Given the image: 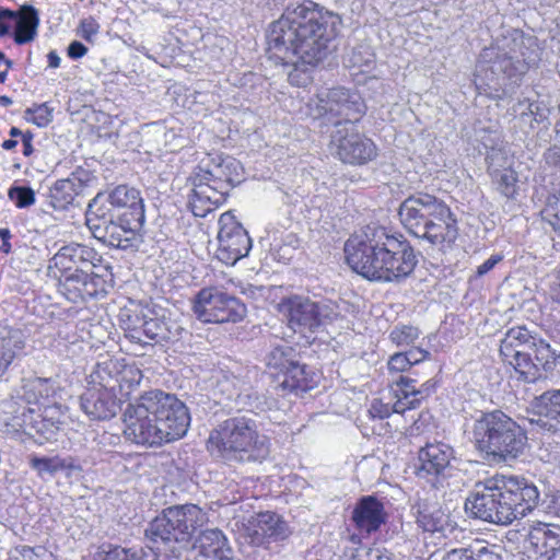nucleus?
I'll use <instances>...</instances> for the list:
<instances>
[{
	"instance_id": "nucleus-1",
	"label": "nucleus",
	"mask_w": 560,
	"mask_h": 560,
	"mask_svg": "<svg viewBox=\"0 0 560 560\" xmlns=\"http://www.w3.org/2000/svg\"><path fill=\"white\" fill-rule=\"evenodd\" d=\"M340 24L337 13L312 1L287 8L268 31L270 58L292 65L295 72L315 67L330 54Z\"/></svg>"
},
{
	"instance_id": "nucleus-36",
	"label": "nucleus",
	"mask_w": 560,
	"mask_h": 560,
	"mask_svg": "<svg viewBox=\"0 0 560 560\" xmlns=\"http://www.w3.org/2000/svg\"><path fill=\"white\" fill-rule=\"evenodd\" d=\"M144 307L140 310H124L119 315V322L126 336L136 342L142 341L144 328Z\"/></svg>"
},
{
	"instance_id": "nucleus-46",
	"label": "nucleus",
	"mask_w": 560,
	"mask_h": 560,
	"mask_svg": "<svg viewBox=\"0 0 560 560\" xmlns=\"http://www.w3.org/2000/svg\"><path fill=\"white\" fill-rule=\"evenodd\" d=\"M9 197L19 208L30 207L35 202V194L31 187L20 186L9 190Z\"/></svg>"
},
{
	"instance_id": "nucleus-15",
	"label": "nucleus",
	"mask_w": 560,
	"mask_h": 560,
	"mask_svg": "<svg viewBox=\"0 0 560 560\" xmlns=\"http://www.w3.org/2000/svg\"><path fill=\"white\" fill-rule=\"evenodd\" d=\"M535 346L534 335L524 326L509 329L501 340L500 354L512 365L524 381H533L536 375L529 348Z\"/></svg>"
},
{
	"instance_id": "nucleus-50",
	"label": "nucleus",
	"mask_w": 560,
	"mask_h": 560,
	"mask_svg": "<svg viewBox=\"0 0 560 560\" xmlns=\"http://www.w3.org/2000/svg\"><path fill=\"white\" fill-rule=\"evenodd\" d=\"M374 62V55L366 47L355 48L352 51V63L354 67L369 68Z\"/></svg>"
},
{
	"instance_id": "nucleus-24",
	"label": "nucleus",
	"mask_w": 560,
	"mask_h": 560,
	"mask_svg": "<svg viewBox=\"0 0 560 560\" xmlns=\"http://www.w3.org/2000/svg\"><path fill=\"white\" fill-rule=\"evenodd\" d=\"M351 518L359 530L370 534L376 532L385 523L386 513L378 499L366 495L357 502Z\"/></svg>"
},
{
	"instance_id": "nucleus-18",
	"label": "nucleus",
	"mask_w": 560,
	"mask_h": 560,
	"mask_svg": "<svg viewBox=\"0 0 560 560\" xmlns=\"http://www.w3.org/2000/svg\"><path fill=\"white\" fill-rule=\"evenodd\" d=\"M454 458V450L451 445L443 442L427 443L418 452L417 475L434 483H442L452 476Z\"/></svg>"
},
{
	"instance_id": "nucleus-7",
	"label": "nucleus",
	"mask_w": 560,
	"mask_h": 560,
	"mask_svg": "<svg viewBox=\"0 0 560 560\" xmlns=\"http://www.w3.org/2000/svg\"><path fill=\"white\" fill-rule=\"evenodd\" d=\"M208 451L224 460L258 462L269 454V440L255 419L241 415L221 421L210 431Z\"/></svg>"
},
{
	"instance_id": "nucleus-29",
	"label": "nucleus",
	"mask_w": 560,
	"mask_h": 560,
	"mask_svg": "<svg viewBox=\"0 0 560 560\" xmlns=\"http://www.w3.org/2000/svg\"><path fill=\"white\" fill-rule=\"evenodd\" d=\"M15 13L14 42L18 45L32 42L37 35L39 25L38 11L33 5L24 4Z\"/></svg>"
},
{
	"instance_id": "nucleus-30",
	"label": "nucleus",
	"mask_w": 560,
	"mask_h": 560,
	"mask_svg": "<svg viewBox=\"0 0 560 560\" xmlns=\"http://www.w3.org/2000/svg\"><path fill=\"white\" fill-rule=\"evenodd\" d=\"M534 342L535 346L529 348V352H532V359L534 361V368L536 370V375L533 377L532 382L542 377V374L540 373L541 371H552L560 359V351L552 348L545 339L534 336Z\"/></svg>"
},
{
	"instance_id": "nucleus-38",
	"label": "nucleus",
	"mask_w": 560,
	"mask_h": 560,
	"mask_svg": "<svg viewBox=\"0 0 560 560\" xmlns=\"http://www.w3.org/2000/svg\"><path fill=\"white\" fill-rule=\"evenodd\" d=\"M417 524L424 532H441L446 524V515L438 508L419 506L417 510Z\"/></svg>"
},
{
	"instance_id": "nucleus-53",
	"label": "nucleus",
	"mask_w": 560,
	"mask_h": 560,
	"mask_svg": "<svg viewBox=\"0 0 560 560\" xmlns=\"http://www.w3.org/2000/svg\"><path fill=\"white\" fill-rule=\"evenodd\" d=\"M100 25L93 18H88L80 23V35L86 42H92V37L98 33Z\"/></svg>"
},
{
	"instance_id": "nucleus-31",
	"label": "nucleus",
	"mask_w": 560,
	"mask_h": 560,
	"mask_svg": "<svg viewBox=\"0 0 560 560\" xmlns=\"http://www.w3.org/2000/svg\"><path fill=\"white\" fill-rule=\"evenodd\" d=\"M509 49L513 55H517L516 60L528 69L539 60L538 46L534 37H525L522 33H515L512 37L504 38Z\"/></svg>"
},
{
	"instance_id": "nucleus-40",
	"label": "nucleus",
	"mask_w": 560,
	"mask_h": 560,
	"mask_svg": "<svg viewBox=\"0 0 560 560\" xmlns=\"http://www.w3.org/2000/svg\"><path fill=\"white\" fill-rule=\"evenodd\" d=\"M103 560H158V556L152 548L126 549L116 546L105 552Z\"/></svg>"
},
{
	"instance_id": "nucleus-41",
	"label": "nucleus",
	"mask_w": 560,
	"mask_h": 560,
	"mask_svg": "<svg viewBox=\"0 0 560 560\" xmlns=\"http://www.w3.org/2000/svg\"><path fill=\"white\" fill-rule=\"evenodd\" d=\"M23 348V341L13 335L0 336V375H2Z\"/></svg>"
},
{
	"instance_id": "nucleus-10",
	"label": "nucleus",
	"mask_w": 560,
	"mask_h": 560,
	"mask_svg": "<svg viewBox=\"0 0 560 560\" xmlns=\"http://www.w3.org/2000/svg\"><path fill=\"white\" fill-rule=\"evenodd\" d=\"M86 225L93 236L102 243L119 249H138L142 243L140 233L144 220L116 214L101 207H88Z\"/></svg>"
},
{
	"instance_id": "nucleus-14",
	"label": "nucleus",
	"mask_w": 560,
	"mask_h": 560,
	"mask_svg": "<svg viewBox=\"0 0 560 560\" xmlns=\"http://www.w3.org/2000/svg\"><path fill=\"white\" fill-rule=\"evenodd\" d=\"M330 149L342 163L364 165L377 156L374 142L358 132L354 125L335 122L331 133Z\"/></svg>"
},
{
	"instance_id": "nucleus-22",
	"label": "nucleus",
	"mask_w": 560,
	"mask_h": 560,
	"mask_svg": "<svg viewBox=\"0 0 560 560\" xmlns=\"http://www.w3.org/2000/svg\"><path fill=\"white\" fill-rule=\"evenodd\" d=\"M82 411L92 420H108L120 410L119 400L113 390L95 385L88 387L80 396Z\"/></svg>"
},
{
	"instance_id": "nucleus-4",
	"label": "nucleus",
	"mask_w": 560,
	"mask_h": 560,
	"mask_svg": "<svg viewBox=\"0 0 560 560\" xmlns=\"http://www.w3.org/2000/svg\"><path fill=\"white\" fill-rule=\"evenodd\" d=\"M124 421L127 440L144 446H160L187 433L190 415L175 395L154 389L127 406Z\"/></svg>"
},
{
	"instance_id": "nucleus-6",
	"label": "nucleus",
	"mask_w": 560,
	"mask_h": 560,
	"mask_svg": "<svg viewBox=\"0 0 560 560\" xmlns=\"http://www.w3.org/2000/svg\"><path fill=\"white\" fill-rule=\"evenodd\" d=\"M398 215L410 234L442 252L452 248L457 240L456 219L448 206L433 195L418 192L409 196L400 203Z\"/></svg>"
},
{
	"instance_id": "nucleus-60",
	"label": "nucleus",
	"mask_w": 560,
	"mask_h": 560,
	"mask_svg": "<svg viewBox=\"0 0 560 560\" xmlns=\"http://www.w3.org/2000/svg\"><path fill=\"white\" fill-rule=\"evenodd\" d=\"M410 365L422 362L430 353L421 348H412L405 352Z\"/></svg>"
},
{
	"instance_id": "nucleus-48",
	"label": "nucleus",
	"mask_w": 560,
	"mask_h": 560,
	"mask_svg": "<svg viewBox=\"0 0 560 560\" xmlns=\"http://www.w3.org/2000/svg\"><path fill=\"white\" fill-rule=\"evenodd\" d=\"M39 413L32 408H23L22 411L14 417L15 424L19 425L27 435L34 436L33 429Z\"/></svg>"
},
{
	"instance_id": "nucleus-49",
	"label": "nucleus",
	"mask_w": 560,
	"mask_h": 560,
	"mask_svg": "<svg viewBox=\"0 0 560 560\" xmlns=\"http://www.w3.org/2000/svg\"><path fill=\"white\" fill-rule=\"evenodd\" d=\"M415 383L416 381L413 378L400 376L397 385L399 386L401 395H405V399L420 398L421 401L423 399V392L421 389H417Z\"/></svg>"
},
{
	"instance_id": "nucleus-51",
	"label": "nucleus",
	"mask_w": 560,
	"mask_h": 560,
	"mask_svg": "<svg viewBox=\"0 0 560 560\" xmlns=\"http://www.w3.org/2000/svg\"><path fill=\"white\" fill-rule=\"evenodd\" d=\"M142 380V372L135 366H124L120 372V380H116V382H120V386L122 387V383H128L129 387L133 385H138Z\"/></svg>"
},
{
	"instance_id": "nucleus-57",
	"label": "nucleus",
	"mask_w": 560,
	"mask_h": 560,
	"mask_svg": "<svg viewBox=\"0 0 560 560\" xmlns=\"http://www.w3.org/2000/svg\"><path fill=\"white\" fill-rule=\"evenodd\" d=\"M397 401L392 406L393 412L404 413L407 409H415L420 404V398L405 399V395H397Z\"/></svg>"
},
{
	"instance_id": "nucleus-3",
	"label": "nucleus",
	"mask_w": 560,
	"mask_h": 560,
	"mask_svg": "<svg viewBox=\"0 0 560 560\" xmlns=\"http://www.w3.org/2000/svg\"><path fill=\"white\" fill-rule=\"evenodd\" d=\"M349 266L362 277L384 282H399L409 277L417 264L413 247L401 235L384 226L368 225L345 244Z\"/></svg>"
},
{
	"instance_id": "nucleus-5",
	"label": "nucleus",
	"mask_w": 560,
	"mask_h": 560,
	"mask_svg": "<svg viewBox=\"0 0 560 560\" xmlns=\"http://www.w3.org/2000/svg\"><path fill=\"white\" fill-rule=\"evenodd\" d=\"M539 502L536 486L516 477H494L479 481L465 500L466 513L476 520L509 525L524 517Z\"/></svg>"
},
{
	"instance_id": "nucleus-61",
	"label": "nucleus",
	"mask_w": 560,
	"mask_h": 560,
	"mask_svg": "<svg viewBox=\"0 0 560 560\" xmlns=\"http://www.w3.org/2000/svg\"><path fill=\"white\" fill-rule=\"evenodd\" d=\"M502 260L501 255H492L489 259H487L483 264L478 266L476 276L482 277L488 273L490 270L494 268V266Z\"/></svg>"
},
{
	"instance_id": "nucleus-63",
	"label": "nucleus",
	"mask_w": 560,
	"mask_h": 560,
	"mask_svg": "<svg viewBox=\"0 0 560 560\" xmlns=\"http://www.w3.org/2000/svg\"><path fill=\"white\" fill-rule=\"evenodd\" d=\"M88 52L86 46H84L81 42L73 40L68 46V56L72 59H79L85 56Z\"/></svg>"
},
{
	"instance_id": "nucleus-44",
	"label": "nucleus",
	"mask_w": 560,
	"mask_h": 560,
	"mask_svg": "<svg viewBox=\"0 0 560 560\" xmlns=\"http://www.w3.org/2000/svg\"><path fill=\"white\" fill-rule=\"evenodd\" d=\"M390 340L397 346H409L413 343L419 337V330L412 326L395 327L390 331Z\"/></svg>"
},
{
	"instance_id": "nucleus-17",
	"label": "nucleus",
	"mask_w": 560,
	"mask_h": 560,
	"mask_svg": "<svg viewBox=\"0 0 560 560\" xmlns=\"http://www.w3.org/2000/svg\"><path fill=\"white\" fill-rule=\"evenodd\" d=\"M318 97L319 115L339 117L338 122L354 125L365 113V105L357 92L334 88L322 92Z\"/></svg>"
},
{
	"instance_id": "nucleus-32",
	"label": "nucleus",
	"mask_w": 560,
	"mask_h": 560,
	"mask_svg": "<svg viewBox=\"0 0 560 560\" xmlns=\"http://www.w3.org/2000/svg\"><path fill=\"white\" fill-rule=\"evenodd\" d=\"M23 398L27 404L48 400L55 395L56 386L52 378L33 376L23 380Z\"/></svg>"
},
{
	"instance_id": "nucleus-59",
	"label": "nucleus",
	"mask_w": 560,
	"mask_h": 560,
	"mask_svg": "<svg viewBox=\"0 0 560 560\" xmlns=\"http://www.w3.org/2000/svg\"><path fill=\"white\" fill-rule=\"evenodd\" d=\"M15 15V11L7 8H0V37L10 33V24H8L7 21H13Z\"/></svg>"
},
{
	"instance_id": "nucleus-45",
	"label": "nucleus",
	"mask_w": 560,
	"mask_h": 560,
	"mask_svg": "<svg viewBox=\"0 0 560 560\" xmlns=\"http://www.w3.org/2000/svg\"><path fill=\"white\" fill-rule=\"evenodd\" d=\"M25 117L38 127H46L51 121V110L46 104H40L34 108H27Z\"/></svg>"
},
{
	"instance_id": "nucleus-13",
	"label": "nucleus",
	"mask_w": 560,
	"mask_h": 560,
	"mask_svg": "<svg viewBox=\"0 0 560 560\" xmlns=\"http://www.w3.org/2000/svg\"><path fill=\"white\" fill-rule=\"evenodd\" d=\"M192 311L203 323H236L246 314L245 305L235 296L218 288H205L199 291Z\"/></svg>"
},
{
	"instance_id": "nucleus-54",
	"label": "nucleus",
	"mask_w": 560,
	"mask_h": 560,
	"mask_svg": "<svg viewBox=\"0 0 560 560\" xmlns=\"http://www.w3.org/2000/svg\"><path fill=\"white\" fill-rule=\"evenodd\" d=\"M352 560H393V553L386 549L373 548L366 550L364 555L359 553Z\"/></svg>"
},
{
	"instance_id": "nucleus-37",
	"label": "nucleus",
	"mask_w": 560,
	"mask_h": 560,
	"mask_svg": "<svg viewBox=\"0 0 560 560\" xmlns=\"http://www.w3.org/2000/svg\"><path fill=\"white\" fill-rule=\"evenodd\" d=\"M220 386L222 390L229 393L228 396L230 399L247 404L250 408L255 407L253 402L244 400L245 398L248 400L252 398V395L249 394L250 385L247 376L226 375L224 376V380L220 382Z\"/></svg>"
},
{
	"instance_id": "nucleus-12",
	"label": "nucleus",
	"mask_w": 560,
	"mask_h": 560,
	"mask_svg": "<svg viewBox=\"0 0 560 560\" xmlns=\"http://www.w3.org/2000/svg\"><path fill=\"white\" fill-rule=\"evenodd\" d=\"M280 311L288 317L289 326L307 337L337 316L336 307L328 302H316L307 296L292 295L283 299Z\"/></svg>"
},
{
	"instance_id": "nucleus-16",
	"label": "nucleus",
	"mask_w": 560,
	"mask_h": 560,
	"mask_svg": "<svg viewBox=\"0 0 560 560\" xmlns=\"http://www.w3.org/2000/svg\"><path fill=\"white\" fill-rule=\"evenodd\" d=\"M219 225L217 257L226 265H234L248 255L252 248V240L247 231L231 212L221 214Z\"/></svg>"
},
{
	"instance_id": "nucleus-9",
	"label": "nucleus",
	"mask_w": 560,
	"mask_h": 560,
	"mask_svg": "<svg viewBox=\"0 0 560 560\" xmlns=\"http://www.w3.org/2000/svg\"><path fill=\"white\" fill-rule=\"evenodd\" d=\"M472 443L483 459L499 464L523 455L527 435L512 418L495 410L475 420Z\"/></svg>"
},
{
	"instance_id": "nucleus-25",
	"label": "nucleus",
	"mask_w": 560,
	"mask_h": 560,
	"mask_svg": "<svg viewBox=\"0 0 560 560\" xmlns=\"http://www.w3.org/2000/svg\"><path fill=\"white\" fill-rule=\"evenodd\" d=\"M93 257L92 248L72 243L62 246L51 258V264L66 275L79 269H92Z\"/></svg>"
},
{
	"instance_id": "nucleus-2",
	"label": "nucleus",
	"mask_w": 560,
	"mask_h": 560,
	"mask_svg": "<svg viewBox=\"0 0 560 560\" xmlns=\"http://www.w3.org/2000/svg\"><path fill=\"white\" fill-rule=\"evenodd\" d=\"M209 518L196 504L167 508L145 530L148 539L165 555L178 558L183 551L192 553L185 560H232L228 539L218 528L201 529Z\"/></svg>"
},
{
	"instance_id": "nucleus-8",
	"label": "nucleus",
	"mask_w": 560,
	"mask_h": 560,
	"mask_svg": "<svg viewBox=\"0 0 560 560\" xmlns=\"http://www.w3.org/2000/svg\"><path fill=\"white\" fill-rule=\"evenodd\" d=\"M242 175L241 163L232 156L203 160L191 177L189 207L194 215L205 218L221 206L231 188L242 182Z\"/></svg>"
},
{
	"instance_id": "nucleus-34",
	"label": "nucleus",
	"mask_w": 560,
	"mask_h": 560,
	"mask_svg": "<svg viewBox=\"0 0 560 560\" xmlns=\"http://www.w3.org/2000/svg\"><path fill=\"white\" fill-rule=\"evenodd\" d=\"M90 272L91 269H79L63 276L65 280L61 287L69 300L77 302L78 299H84L85 294H92L88 290V287L91 284Z\"/></svg>"
},
{
	"instance_id": "nucleus-64",
	"label": "nucleus",
	"mask_w": 560,
	"mask_h": 560,
	"mask_svg": "<svg viewBox=\"0 0 560 560\" xmlns=\"http://www.w3.org/2000/svg\"><path fill=\"white\" fill-rule=\"evenodd\" d=\"M33 135L31 132H25L22 138L23 142V154L25 156H28L33 153V145H32Z\"/></svg>"
},
{
	"instance_id": "nucleus-39",
	"label": "nucleus",
	"mask_w": 560,
	"mask_h": 560,
	"mask_svg": "<svg viewBox=\"0 0 560 560\" xmlns=\"http://www.w3.org/2000/svg\"><path fill=\"white\" fill-rule=\"evenodd\" d=\"M299 357V353L292 347L288 345H280L272 348L266 354V364L269 369L283 373L285 369L290 368L294 358Z\"/></svg>"
},
{
	"instance_id": "nucleus-21",
	"label": "nucleus",
	"mask_w": 560,
	"mask_h": 560,
	"mask_svg": "<svg viewBox=\"0 0 560 560\" xmlns=\"http://www.w3.org/2000/svg\"><path fill=\"white\" fill-rule=\"evenodd\" d=\"M528 560H551L560 550V526L538 523L533 526L524 541Z\"/></svg>"
},
{
	"instance_id": "nucleus-52",
	"label": "nucleus",
	"mask_w": 560,
	"mask_h": 560,
	"mask_svg": "<svg viewBox=\"0 0 560 560\" xmlns=\"http://www.w3.org/2000/svg\"><path fill=\"white\" fill-rule=\"evenodd\" d=\"M544 159L548 165L560 167V130H557L556 143L545 152Z\"/></svg>"
},
{
	"instance_id": "nucleus-11",
	"label": "nucleus",
	"mask_w": 560,
	"mask_h": 560,
	"mask_svg": "<svg viewBox=\"0 0 560 560\" xmlns=\"http://www.w3.org/2000/svg\"><path fill=\"white\" fill-rule=\"evenodd\" d=\"M504 39L495 45L486 47L479 55L476 70L475 84L478 89H494L501 79L517 82L525 73L526 66L516 60Z\"/></svg>"
},
{
	"instance_id": "nucleus-33",
	"label": "nucleus",
	"mask_w": 560,
	"mask_h": 560,
	"mask_svg": "<svg viewBox=\"0 0 560 560\" xmlns=\"http://www.w3.org/2000/svg\"><path fill=\"white\" fill-rule=\"evenodd\" d=\"M30 465L37 471L40 477L54 476L58 471L62 470H80V466L77 465L72 457H38L31 456Z\"/></svg>"
},
{
	"instance_id": "nucleus-26",
	"label": "nucleus",
	"mask_w": 560,
	"mask_h": 560,
	"mask_svg": "<svg viewBox=\"0 0 560 560\" xmlns=\"http://www.w3.org/2000/svg\"><path fill=\"white\" fill-rule=\"evenodd\" d=\"M537 407L542 410L537 419L532 420V423L542 431L560 433V388L542 393L537 398Z\"/></svg>"
},
{
	"instance_id": "nucleus-58",
	"label": "nucleus",
	"mask_w": 560,
	"mask_h": 560,
	"mask_svg": "<svg viewBox=\"0 0 560 560\" xmlns=\"http://www.w3.org/2000/svg\"><path fill=\"white\" fill-rule=\"evenodd\" d=\"M370 413L373 418L384 419L393 413L392 406L384 404L380 399H374L370 407Z\"/></svg>"
},
{
	"instance_id": "nucleus-35",
	"label": "nucleus",
	"mask_w": 560,
	"mask_h": 560,
	"mask_svg": "<svg viewBox=\"0 0 560 560\" xmlns=\"http://www.w3.org/2000/svg\"><path fill=\"white\" fill-rule=\"evenodd\" d=\"M307 366L301 363L299 357L294 358L290 368L285 369L282 373L284 378L281 382V386L284 389L293 390H306L308 388V375Z\"/></svg>"
},
{
	"instance_id": "nucleus-28",
	"label": "nucleus",
	"mask_w": 560,
	"mask_h": 560,
	"mask_svg": "<svg viewBox=\"0 0 560 560\" xmlns=\"http://www.w3.org/2000/svg\"><path fill=\"white\" fill-rule=\"evenodd\" d=\"M83 189L84 183L74 174L59 179L50 189V205L57 210H63L73 203Z\"/></svg>"
},
{
	"instance_id": "nucleus-55",
	"label": "nucleus",
	"mask_w": 560,
	"mask_h": 560,
	"mask_svg": "<svg viewBox=\"0 0 560 560\" xmlns=\"http://www.w3.org/2000/svg\"><path fill=\"white\" fill-rule=\"evenodd\" d=\"M410 363L405 352H397L388 360V369L395 372H404L410 368Z\"/></svg>"
},
{
	"instance_id": "nucleus-56",
	"label": "nucleus",
	"mask_w": 560,
	"mask_h": 560,
	"mask_svg": "<svg viewBox=\"0 0 560 560\" xmlns=\"http://www.w3.org/2000/svg\"><path fill=\"white\" fill-rule=\"evenodd\" d=\"M159 133L163 135L164 145L170 150H175L176 148L182 145V137L176 132L175 128H161Z\"/></svg>"
},
{
	"instance_id": "nucleus-23",
	"label": "nucleus",
	"mask_w": 560,
	"mask_h": 560,
	"mask_svg": "<svg viewBox=\"0 0 560 560\" xmlns=\"http://www.w3.org/2000/svg\"><path fill=\"white\" fill-rule=\"evenodd\" d=\"M144 328L142 337L152 340L176 341L183 337L185 329L176 320L166 317L164 310H155L151 306H144Z\"/></svg>"
},
{
	"instance_id": "nucleus-27",
	"label": "nucleus",
	"mask_w": 560,
	"mask_h": 560,
	"mask_svg": "<svg viewBox=\"0 0 560 560\" xmlns=\"http://www.w3.org/2000/svg\"><path fill=\"white\" fill-rule=\"evenodd\" d=\"M503 548L483 540H475L466 547L455 548L443 560H503Z\"/></svg>"
},
{
	"instance_id": "nucleus-47",
	"label": "nucleus",
	"mask_w": 560,
	"mask_h": 560,
	"mask_svg": "<svg viewBox=\"0 0 560 560\" xmlns=\"http://www.w3.org/2000/svg\"><path fill=\"white\" fill-rule=\"evenodd\" d=\"M516 175L513 171L504 170L498 178V189L506 198H513L516 194Z\"/></svg>"
},
{
	"instance_id": "nucleus-19",
	"label": "nucleus",
	"mask_w": 560,
	"mask_h": 560,
	"mask_svg": "<svg viewBox=\"0 0 560 560\" xmlns=\"http://www.w3.org/2000/svg\"><path fill=\"white\" fill-rule=\"evenodd\" d=\"M101 207L116 214H126L129 218L145 220L143 199L140 191L127 185H119L108 192H98L88 207Z\"/></svg>"
},
{
	"instance_id": "nucleus-62",
	"label": "nucleus",
	"mask_w": 560,
	"mask_h": 560,
	"mask_svg": "<svg viewBox=\"0 0 560 560\" xmlns=\"http://www.w3.org/2000/svg\"><path fill=\"white\" fill-rule=\"evenodd\" d=\"M552 281L549 287L550 298L553 302L560 304V268L553 272Z\"/></svg>"
},
{
	"instance_id": "nucleus-43",
	"label": "nucleus",
	"mask_w": 560,
	"mask_h": 560,
	"mask_svg": "<svg viewBox=\"0 0 560 560\" xmlns=\"http://www.w3.org/2000/svg\"><path fill=\"white\" fill-rule=\"evenodd\" d=\"M113 370H116V365L113 363L97 364L96 370L91 375L93 385L114 392Z\"/></svg>"
},
{
	"instance_id": "nucleus-20",
	"label": "nucleus",
	"mask_w": 560,
	"mask_h": 560,
	"mask_svg": "<svg viewBox=\"0 0 560 560\" xmlns=\"http://www.w3.org/2000/svg\"><path fill=\"white\" fill-rule=\"evenodd\" d=\"M290 534L288 524L273 512L250 516L245 525V536L254 546L267 547L272 541L284 540Z\"/></svg>"
},
{
	"instance_id": "nucleus-42",
	"label": "nucleus",
	"mask_w": 560,
	"mask_h": 560,
	"mask_svg": "<svg viewBox=\"0 0 560 560\" xmlns=\"http://www.w3.org/2000/svg\"><path fill=\"white\" fill-rule=\"evenodd\" d=\"M58 432L59 425L57 422L39 415L37 421H35V427L33 429L34 436L32 438L36 443L42 445L46 442L57 440Z\"/></svg>"
}]
</instances>
